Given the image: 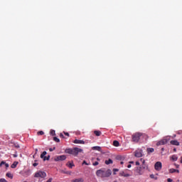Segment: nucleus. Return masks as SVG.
Returning a JSON list of instances; mask_svg holds the SVG:
<instances>
[{"label":"nucleus","instance_id":"obj_1","mask_svg":"<svg viewBox=\"0 0 182 182\" xmlns=\"http://www.w3.org/2000/svg\"><path fill=\"white\" fill-rule=\"evenodd\" d=\"M96 176L97 177H101V178H105L106 177H110L112 176V170H105V169H99L96 171Z\"/></svg>","mask_w":182,"mask_h":182},{"label":"nucleus","instance_id":"obj_2","mask_svg":"<svg viewBox=\"0 0 182 182\" xmlns=\"http://www.w3.org/2000/svg\"><path fill=\"white\" fill-rule=\"evenodd\" d=\"M82 151H83V149L77 147L73 149H66L65 150V153H66L67 154H72V156H75V157H77V156L80 153H82Z\"/></svg>","mask_w":182,"mask_h":182},{"label":"nucleus","instance_id":"obj_3","mask_svg":"<svg viewBox=\"0 0 182 182\" xmlns=\"http://www.w3.org/2000/svg\"><path fill=\"white\" fill-rule=\"evenodd\" d=\"M146 135L141 132H136L132 135V141L134 143H139L140 139H143Z\"/></svg>","mask_w":182,"mask_h":182},{"label":"nucleus","instance_id":"obj_4","mask_svg":"<svg viewBox=\"0 0 182 182\" xmlns=\"http://www.w3.org/2000/svg\"><path fill=\"white\" fill-rule=\"evenodd\" d=\"M34 177H41V178H45V177H46V173H45V171H38L35 173Z\"/></svg>","mask_w":182,"mask_h":182},{"label":"nucleus","instance_id":"obj_5","mask_svg":"<svg viewBox=\"0 0 182 182\" xmlns=\"http://www.w3.org/2000/svg\"><path fill=\"white\" fill-rule=\"evenodd\" d=\"M66 159V155H60L54 158L55 161H64Z\"/></svg>","mask_w":182,"mask_h":182},{"label":"nucleus","instance_id":"obj_6","mask_svg":"<svg viewBox=\"0 0 182 182\" xmlns=\"http://www.w3.org/2000/svg\"><path fill=\"white\" fill-rule=\"evenodd\" d=\"M163 167V165L161 164V162L158 161L154 165V168L156 170V171H160Z\"/></svg>","mask_w":182,"mask_h":182},{"label":"nucleus","instance_id":"obj_7","mask_svg":"<svg viewBox=\"0 0 182 182\" xmlns=\"http://www.w3.org/2000/svg\"><path fill=\"white\" fill-rule=\"evenodd\" d=\"M168 141V140L167 139H163L156 143V146H164V144H167Z\"/></svg>","mask_w":182,"mask_h":182},{"label":"nucleus","instance_id":"obj_8","mask_svg":"<svg viewBox=\"0 0 182 182\" xmlns=\"http://www.w3.org/2000/svg\"><path fill=\"white\" fill-rule=\"evenodd\" d=\"M119 176L120 177H130V174L122 171L121 172H119Z\"/></svg>","mask_w":182,"mask_h":182},{"label":"nucleus","instance_id":"obj_9","mask_svg":"<svg viewBox=\"0 0 182 182\" xmlns=\"http://www.w3.org/2000/svg\"><path fill=\"white\" fill-rule=\"evenodd\" d=\"M73 143L75 144H85V141L80 139H75Z\"/></svg>","mask_w":182,"mask_h":182},{"label":"nucleus","instance_id":"obj_10","mask_svg":"<svg viewBox=\"0 0 182 182\" xmlns=\"http://www.w3.org/2000/svg\"><path fill=\"white\" fill-rule=\"evenodd\" d=\"M135 157H142L143 153L141 151H136L134 154Z\"/></svg>","mask_w":182,"mask_h":182},{"label":"nucleus","instance_id":"obj_11","mask_svg":"<svg viewBox=\"0 0 182 182\" xmlns=\"http://www.w3.org/2000/svg\"><path fill=\"white\" fill-rule=\"evenodd\" d=\"M170 143L172 144V146H180V142H178L177 140H172L170 141Z\"/></svg>","mask_w":182,"mask_h":182},{"label":"nucleus","instance_id":"obj_12","mask_svg":"<svg viewBox=\"0 0 182 182\" xmlns=\"http://www.w3.org/2000/svg\"><path fill=\"white\" fill-rule=\"evenodd\" d=\"M67 167H69V168H73V167H75V164H73V161L72 162H68L66 164Z\"/></svg>","mask_w":182,"mask_h":182},{"label":"nucleus","instance_id":"obj_13","mask_svg":"<svg viewBox=\"0 0 182 182\" xmlns=\"http://www.w3.org/2000/svg\"><path fill=\"white\" fill-rule=\"evenodd\" d=\"M18 164H19V162H18V161H14V162L11 165V168H16V166H18Z\"/></svg>","mask_w":182,"mask_h":182},{"label":"nucleus","instance_id":"obj_14","mask_svg":"<svg viewBox=\"0 0 182 182\" xmlns=\"http://www.w3.org/2000/svg\"><path fill=\"white\" fill-rule=\"evenodd\" d=\"M169 173H180V171L178 169L171 168L169 169Z\"/></svg>","mask_w":182,"mask_h":182},{"label":"nucleus","instance_id":"obj_15","mask_svg":"<svg viewBox=\"0 0 182 182\" xmlns=\"http://www.w3.org/2000/svg\"><path fill=\"white\" fill-rule=\"evenodd\" d=\"M4 164H5V166H6V168H8V167H9V164L5 163V161H2L0 163V167H2V166H4Z\"/></svg>","mask_w":182,"mask_h":182},{"label":"nucleus","instance_id":"obj_16","mask_svg":"<svg viewBox=\"0 0 182 182\" xmlns=\"http://www.w3.org/2000/svg\"><path fill=\"white\" fill-rule=\"evenodd\" d=\"M84 180L82 178H76L73 180L71 182H83Z\"/></svg>","mask_w":182,"mask_h":182},{"label":"nucleus","instance_id":"obj_17","mask_svg":"<svg viewBox=\"0 0 182 182\" xmlns=\"http://www.w3.org/2000/svg\"><path fill=\"white\" fill-rule=\"evenodd\" d=\"M146 151L148 154H150V153H154V148H148L146 149Z\"/></svg>","mask_w":182,"mask_h":182},{"label":"nucleus","instance_id":"obj_18","mask_svg":"<svg viewBox=\"0 0 182 182\" xmlns=\"http://www.w3.org/2000/svg\"><path fill=\"white\" fill-rule=\"evenodd\" d=\"M113 146H114V147H119V146H120V143H119L118 141H113Z\"/></svg>","mask_w":182,"mask_h":182},{"label":"nucleus","instance_id":"obj_19","mask_svg":"<svg viewBox=\"0 0 182 182\" xmlns=\"http://www.w3.org/2000/svg\"><path fill=\"white\" fill-rule=\"evenodd\" d=\"M105 164H107V165L113 164V160H112L111 159H109V160H106Z\"/></svg>","mask_w":182,"mask_h":182},{"label":"nucleus","instance_id":"obj_20","mask_svg":"<svg viewBox=\"0 0 182 182\" xmlns=\"http://www.w3.org/2000/svg\"><path fill=\"white\" fill-rule=\"evenodd\" d=\"M94 134H95V136H101L102 135V132L100 131H94Z\"/></svg>","mask_w":182,"mask_h":182},{"label":"nucleus","instance_id":"obj_21","mask_svg":"<svg viewBox=\"0 0 182 182\" xmlns=\"http://www.w3.org/2000/svg\"><path fill=\"white\" fill-rule=\"evenodd\" d=\"M171 159H172L173 161H177L178 158L177 157V155H173L171 156Z\"/></svg>","mask_w":182,"mask_h":182},{"label":"nucleus","instance_id":"obj_22","mask_svg":"<svg viewBox=\"0 0 182 182\" xmlns=\"http://www.w3.org/2000/svg\"><path fill=\"white\" fill-rule=\"evenodd\" d=\"M46 154H47V153H46V151H43L41 154V159H45V157H46V156H46Z\"/></svg>","mask_w":182,"mask_h":182},{"label":"nucleus","instance_id":"obj_23","mask_svg":"<svg viewBox=\"0 0 182 182\" xmlns=\"http://www.w3.org/2000/svg\"><path fill=\"white\" fill-rule=\"evenodd\" d=\"M140 161L142 163L143 166H142V168H146V166H144V164L146 163V161L143 159H140Z\"/></svg>","mask_w":182,"mask_h":182},{"label":"nucleus","instance_id":"obj_24","mask_svg":"<svg viewBox=\"0 0 182 182\" xmlns=\"http://www.w3.org/2000/svg\"><path fill=\"white\" fill-rule=\"evenodd\" d=\"M93 150H97V151H100V150H102V148L100 146H94Z\"/></svg>","mask_w":182,"mask_h":182},{"label":"nucleus","instance_id":"obj_25","mask_svg":"<svg viewBox=\"0 0 182 182\" xmlns=\"http://www.w3.org/2000/svg\"><path fill=\"white\" fill-rule=\"evenodd\" d=\"M6 176V177H9V178H14V176L12 175V173H7Z\"/></svg>","mask_w":182,"mask_h":182},{"label":"nucleus","instance_id":"obj_26","mask_svg":"<svg viewBox=\"0 0 182 182\" xmlns=\"http://www.w3.org/2000/svg\"><path fill=\"white\" fill-rule=\"evenodd\" d=\"M38 136H43V134H45V132H43V131H39L38 132H37Z\"/></svg>","mask_w":182,"mask_h":182},{"label":"nucleus","instance_id":"obj_27","mask_svg":"<svg viewBox=\"0 0 182 182\" xmlns=\"http://www.w3.org/2000/svg\"><path fill=\"white\" fill-rule=\"evenodd\" d=\"M53 140L54 141H55L56 143H59L60 141V139H59L58 137L54 136L53 137Z\"/></svg>","mask_w":182,"mask_h":182},{"label":"nucleus","instance_id":"obj_28","mask_svg":"<svg viewBox=\"0 0 182 182\" xmlns=\"http://www.w3.org/2000/svg\"><path fill=\"white\" fill-rule=\"evenodd\" d=\"M50 134H51V136H56V133L55 132V130H53V129L50 130Z\"/></svg>","mask_w":182,"mask_h":182},{"label":"nucleus","instance_id":"obj_29","mask_svg":"<svg viewBox=\"0 0 182 182\" xmlns=\"http://www.w3.org/2000/svg\"><path fill=\"white\" fill-rule=\"evenodd\" d=\"M150 178H154V180H157V176H154V174H151Z\"/></svg>","mask_w":182,"mask_h":182},{"label":"nucleus","instance_id":"obj_30","mask_svg":"<svg viewBox=\"0 0 182 182\" xmlns=\"http://www.w3.org/2000/svg\"><path fill=\"white\" fill-rule=\"evenodd\" d=\"M117 160H123L124 158L123 156H118L117 157Z\"/></svg>","mask_w":182,"mask_h":182},{"label":"nucleus","instance_id":"obj_31","mask_svg":"<svg viewBox=\"0 0 182 182\" xmlns=\"http://www.w3.org/2000/svg\"><path fill=\"white\" fill-rule=\"evenodd\" d=\"M0 182H8V181L5 178H1Z\"/></svg>","mask_w":182,"mask_h":182},{"label":"nucleus","instance_id":"obj_32","mask_svg":"<svg viewBox=\"0 0 182 182\" xmlns=\"http://www.w3.org/2000/svg\"><path fill=\"white\" fill-rule=\"evenodd\" d=\"M92 166H99V162L98 161H95L92 164Z\"/></svg>","mask_w":182,"mask_h":182},{"label":"nucleus","instance_id":"obj_33","mask_svg":"<svg viewBox=\"0 0 182 182\" xmlns=\"http://www.w3.org/2000/svg\"><path fill=\"white\" fill-rule=\"evenodd\" d=\"M49 159H50V156H48V157H44V159H43V161H46V160H49Z\"/></svg>","mask_w":182,"mask_h":182},{"label":"nucleus","instance_id":"obj_34","mask_svg":"<svg viewBox=\"0 0 182 182\" xmlns=\"http://www.w3.org/2000/svg\"><path fill=\"white\" fill-rule=\"evenodd\" d=\"M113 171H114V175H116V171H119V169L118 168H114Z\"/></svg>","mask_w":182,"mask_h":182},{"label":"nucleus","instance_id":"obj_35","mask_svg":"<svg viewBox=\"0 0 182 182\" xmlns=\"http://www.w3.org/2000/svg\"><path fill=\"white\" fill-rule=\"evenodd\" d=\"M60 137H61L62 139H65V136L62 133L60 134Z\"/></svg>","mask_w":182,"mask_h":182},{"label":"nucleus","instance_id":"obj_36","mask_svg":"<svg viewBox=\"0 0 182 182\" xmlns=\"http://www.w3.org/2000/svg\"><path fill=\"white\" fill-rule=\"evenodd\" d=\"M82 164H85L86 166H89V164L86 162V161H83Z\"/></svg>","mask_w":182,"mask_h":182},{"label":"nucleus","instance_id":"obj_37","mask_svg":"<svg viewBox=\"0 0 182 182\" xmlns=\"http://www.w3.org/2000/svg\"><path fill=\"white\" fill-rule=\"evenodd\" d=\"M55 149H56V148L55 147L50 148L49 150H50V151H53V150H55Z\"/></svg>","mask_w":182,"mask_h":182},{"label":"nucleus","instance_id":"obj_38","mask_svg":"<svg viewBox=\"0 0 182 182\" xmlns=\"http://www.w3.org/2000/svg\"><path fill=\"white\" fill-rule=\"evenodd\" d=\"M167 181H168V182H173V179H171V178H169L167 179Z\"/></svg>","mask_w":182,"mask_h":182},{"label":"nucleus","instance_id":"obj_39","mask_svg":"<svg viewBox=\"0 0 182 182\" xmlns=\"http://www.w3.org/2000/svg\"><path fill=\"white\" fill-rule=\"evenodd\" d=\"M136 166H140V162H139V161H136Z\"/></svg>","mask_w":182,"mask_h":182},{"label":"nucleus","instance_id":"obj_40","mask_svg":"<svg viewBox=\"0 0 182 182\" xmlns=\"http://www.w3.org/2000/svg\"><path fill=\"white\" fill-rule=\"evenodd\" d=\"M178 134H182V130L178 131Z\"/></svg>","mask_w":182,"mask_h":182},{"label":"nucleus","instance_id":"obj_41","mask_svg":"<svg viewBox=\"0 0 182 182\" xmlns=\"http://www.w3.org/2000/svg\"><path fill=\"white\" fill-rule=\"evenodd\" d=\"M65 136H68L69 137V134L68 132H64Z\"/></svg>","mask_w":182,"mask_h":182},{"label":"nucleus","instance_id":"obj_42","mask_svg":"<svg viewBox=\"0 0 182 182\" xmlns=\"http://www.w3.org/2000/svg\"><path fill=\"white\" fill-rule=\"evenodd\" d=\"M38 163H34L33 164V167H36V166H38Z\"/></svg>","mask_w":182,"mask_h":182},{"label":"nucleus","instance_id":"obj_43","mask_svg":"<svg viewBox=\"0 0 182 182\" xmlns=\"http://www.w3.org/2000/svg\"><path fill=\"white\" fill-rule=\"evenodd\" d=\"M46 182H52V178H50Z\"/></svg>","mask_w":182,"mask_h":182},{"label":"nucleus","instance_id":"obj_44","mask_svg":"<svg viewBox=\"0 0 182 182\" xmlns=\"http://www.w3.org/2000/svg\"><path fill=\"white\" fill-rule=\"evenodd\" d=\"M127 168H132V164H129V165L127 166Z\"/></svg>","mask_w":182,"mask_h":182},{"label":"nucleus","instance_id":"obj_45","mask_svg":"<svg viewBox=\"0 0 182 182\" xmlns=\"http://www.w3.org/2000/svg\"><path fill=\"white\" fill-rule=\"evenodd\" d=\"M13 157H14V158L18 157V155L17 154H13Z\"/></svg>","mask_w":182,"mask_h":182},{"label":"nucleus","instance_id":"obj_46","mask_svg":"<svg viewBox=\"0 0 182 182\" xmlns=\"http://www.w3.org/2000/svg\"><path fill=\"white\" fill-rule=\"evenodd\" d=\"M176 168H178L180 167V165H176Z\"/></svg>","mask_w":182,"mask_h":182},{"label":"nucleus","instance_id":"obj_47","mask_svg":"<svg viewBox=\"0 0 182 182\" xmlns=\"http://www.w3.org/2000/svg\"><path fill=\"white\" fill-rule=\"evenodd\" d=\"M120 164H124V162L121 161V162H120Z\"/></svg>","mask_w":182,"mask_h":182},{"label":"nucleus","instance_id":"obj_48","mask_svg":"<svg viewBox=\"0 0 182 182\" xmlns=\"http://www.w3.org/2000/svg\"><path fill=\"white\" fill-rule=\"evenodd\" d=\"M36 153H38V149H36Z\"/></svg>","mask_w":182,"mask_h":182},{"label":"nucleus","instance_id":"obj_49","mask_svg":"<svg viewBox=\"0 0 182 182\" xmlns=\"http://www.w3.org/2000/svg\"><path fill=\"white\" fill-rule=\"evenodd\" d=\"M97 160L99 161L100 159L99 158H97Z\"/></svg>","mask_w":182,"mask_h":182},{"label":"nucleus","instance_id":"obj_50","mask_svg":"<svg viewBox=\"0 0 182 182\" xmlns=\"http://www.w3.org/2000/svg\"><path fill=\"white\" fill-rule=\"evenodd\" d=\"M173 151H176V149H173Z\"/></svg>","mask_w":182,"mask_h":182},{"label":"nucleus","instance_id":"obj_51","mask_svg":"<svg viewBox=\"0 0 182 182\" xmlns=\"http://www.w3.org/2000/svg\"><path fill=\"white\" fill-rule=\"evenodd\" d=\"M114 182H117V181H114Z\"/></svg>","mask_w":182,"mask_h":182}]
</instances>
